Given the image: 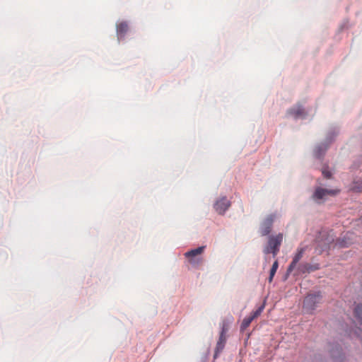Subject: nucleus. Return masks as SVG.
Wrapping results in <instances>:
<instances>
[{"label":"nucleus","instance_id":"obj_1","mask_svg":"<svg viewBox=\"0 0 362 362\" xmlns=\"http://www.w3.org/2000/svg\"><path fill=\"white\" fill-rule=\"evenodd\" d=\"M334 240V238L332 231L320 232L316 238V250H318L320 253L328 251Z\"/></svg>","mask_w":362,"mask_h":362},{"label":"nucleus","instance_id":"obj_2","mask_svg":"<svg viewBox=\"0 0 362 362\" xmlns=\"http://www.w3.org/2000/svg\"><path fill=\"white\" fill-rule=\"evenodd\" d=\"M322 296L320 291L308 293L303 300V309L308 313H312L317 305L321 303Z\"/></svg>","mask_w":362,"mask_h":362},{"label":"nucleus","instance_id":"obj_3","mask_svg":"<svg viewBox=\"0 0 362 362\" xmlns=\"http://www.w3.org/2000/svg\"><path fill=\"white\" fill-rule=\"evenodd\" d=\"M283 240V234L279 233L278 235H269L268 240V245L264 248V254L272 253L273 256L275 257L279 251L280 246Z\"/></svg>","mask_w":362,"mask_h":362},{"label":"nucleus","instance_id":"obj_4","mask_svg":"<svg viewBox=\"0 0 362 362\" xmlns=\"http://www.w3.org/2000/svg\"><path fill=\"white\" fill-rule=\"evenodd\" d=\"M329 351L334 362H343L344 354L341 345L338 343H329Z\"/></svg>","mask_w":362,"mask_h":362},{"label":"nucleus","instance_id":"obj_5","mask_svg":"<svg viewBox=\"0 0 362 362\" xmlns=\"http://www.w3.org/2000/svg\"><path fill=\"white\" fill-rule=\"evenodd\" d=\"M275 215H268L260 223L259 233L262 236H266L269 235L272 231V228L274 222Z\"/></svg>","mask_w":362,"mask_h":362},{"label":"nucleus","instance_id":"obj_6","mask_svg":"<svg viewBox=\"0 0 362 362\" xmlns=\"http://www.w3.org/2000/svg\"><path fill=\"white\" fill-rule=\"evenodd\" d=\"M329 194H335L334 190L317 187L313 193L310 199L317 204H321L325 200V197Z\"/></svg>","mask_w":362,"mask_h":362},{"label":"nucleus","instance_id":"obj_7","mask_svg":"<svg viewBox=\"0 0 362 362\" xmlns=\"http://www.w3.org/2000/svg\"><path fill=\"white\" fill-rule=\"evenodd\" d=\"M230 201L226 196H223L214 202V209L219 215H223L230 208Z\"/></svg>","mask_w":362,"mask_h":362},{"label":"nucleus","instance_id":"obj_8","mask_svg":"<svg viewBox=\"0 0 362 362\" xmlns=\"http://www.w3.org/2000/svg\"><path fill=\"white\" fill-rule=\"evenodd\" d=\"M205 247H206V246H204V245L199 246L197 248L192 249L185 253V257L187 258H189V261L190 264L194 265V264H197L200 262V261H201L200 258H197L196 256L202 254L204 252Z\"/></svg>","mask_w":362,"mask_h":362},{"label":"nucleus","instance_id":"obj_9","mask_svg":"<svg viewBox=\"0 0 362 362\" xmlns=\"http://www.w3.org/2000/svg\"><path fill=\"white\" fill-rule=\"evenodd\" d=\"M329 145L325 141L317 144L313 150V156L316 159L322 160L327 151L328 150Z\"/></svg>","mask_w":362,"mask_h":362},{"label":"nucleus","instance_id":"obj_10","mask_svg":"<svg viewBox=\"0 0 362 362\" xmlns=\"http://www.w3.org/2000/svg\"><path fill=\"white\" fill-rule=\"evenodd\" d=\"M339 132L340 128L339 126H331L326 134L324 141L330 146L331 144L335 141L337 136L339 134Z\"/></svg>","mask_w":362,"mask_h":362},{"label":"nucleus","instance_id":"obj_11","mask_svg":"<svg viewBox=\"0 0 362 362\" xmlns=\"http://www.w3.org/2000/svg\"><path fill=\"white\" fill-rule=\"evenodd\" d=\"M320 269V264L318 263H301L298 267V271L300 274H310L315 272Z\"/></svg>","mask_w":362,"mask_h":362},{"label":"nucleus","instance_id":"obj_12","mask_svg":"<svg viewBox=\"0 0 362 362\" xmlns=\"http://www.w3.org/2000/svg\"><path fill=\"white\" fill-rule=\"evenodd\" d=\"M287 115L292 116L295 119L305 118L306 116L303 107L300 105L289 108L287 110Z\"/></svg>","mask_w":362,"mask_h":362},{"label":"nucleus","instance_id":"obj_13","mask_svg":"<svg viewBox=\"0 0 362 362\" xmlns=\"http://www.w3.org/2000/svg\"><path fill=\"white\" fill-rule=\"evenodd\" d=\"M352 235V233L349 232L346 233L345 235H344L341 237H339L337 240L336 245L341 248L349 247L354 243Z\"/></svg>","mask_w":362,"mask_h":362},{"label":"nucleus","instance_id":"obj_14","mask_svg":"<svg viewBox=\"0 0 362 362\" xmlns=\"http://www.w3.org/2000/svg\"><path fill=\"white\" fill-rule=\"evenodd\" d=\"M226 342V337L225 335L219 334V338L217 341V344H216V346L215 348V351H214V359L217 358L219 356L220 353L222 352V351L223 350V349L225 347Z\"/></svg>","mask_w":362,"mask_h":362},{"label":"nucleus","instance_id":"obj_15","mask_svg":"<svg viewBox=\"0 0 362 362\" xmlns=\"http://www.w3.org/2000/svg\"><path fill=\"white\" fill-rule=\"evenodd\" d=\"M128 31V25L126 21H123L120 23L119 25H117V36L118 42H121L124 40V35Z\"/></svg>","mask_w":362,"mask_h":362},{"label":"nucleus","instance_id":"obj_16","mask_svg":"<svg viewBox=\"0 0 362 362\" xmlns=\"http://www.w3.org/2000/svg\"><path fill=\"white\" fill-rule=\"evenodd\" d=\"M350 189L354 192H362V179L355 180L352 182L350 186Z\"/></svg>","mask_w":362,"mask_h":362},{"label":"nucleus","instance_id":"obj_17","mask_svg":"<svg viewBox=\"0 0 362 362\" xmlns=\"http://www.w3.org/2000/svg\"><path fill=\"white\" fill-rule=\"evenodd\" d=\"M278 267H279V262L277 260H275L270 269V271H269V276L268 277V281L269 283H271L273 280V278L278 269Z\"/></svg>","mask_w":362,"mask_h":362},{"label":"nucleus","instance_id":"obj_18","mask_svg":"<svg viewBox=\"0 0 362 362\" xmlns=\"http://www.w3.org/2000/svg\"><path fill=\"white\" fill-rule=\"evenodd\" d=\"M354 315L359 322L361 325H362V303H359L356 305L354 308Z\"/></svg>","mask_w":362,"mask_h":362},{"label":"nucleus","instance_id":"obj_19","mask_svg":"<svg viewBox=\"0 0 362 362\" xmlns=\"http://www.w3.org/2000/svg\"><path fill=\"white\" fill-rule=\"evenodd\" d=\"M252 319H251L250 316L246 317L243 319L241 325H240V331L243 332L252 322Z\"/></svg>","mask_w":362,"mask_h":362},{"label":"nucleus","instance_id":"obj_20","mask_svg":"<svg viewBox=\"0 0 362 362\" xmlns=\"http://www.w3.org/2000/svg\"><path fill=\"white\" fill-rule=\"evenodd\" d=\"M304 252H305V247L298 248L297 250V252L294 255L292 260L294 261V262L298 263L300 261V259L303 257Z\"/></svg>","mask_w":362,"mask_h":362},{"label":"nucleus","instance_id":"obj_21","mask_svg":"<svg viewBox=\"0 0 362 362\" xmlns=\"http://www.w3.org/2000/svg\"><path fill=\"white\" fill-rule=\"evenodd\" d=\"M264 308V304H262L260 305L255 311H253L251 315H250L251 317V319L254 320L256 317H257L259 315H261L263 310Z\"/></svg>","mask_w":362,"mask_h":362},{"label":"nucleus","instance_id":"obj_22","mask_svg":"<svg viewBox=\"0 0 362 362\" xmlns=\"http://www.w3.org/2000/svg\"><path fill=\"white\" fill-rule=\"evenodd\" d=\"M322 174L323 176L327 179H329L332 177V172L329 170V168L327 165H324L322 168Z\"/></svg>","mask_w":362,"mask_h":362},{"label":"nucleus","instance_id":"obj_23","mask_svg":"<svg viewBox=\"0 0 362 362\" xmlns=\"http://www.w3.org/2000/svg\"><path fill=\"white\" fill-rule=\"evenodd\" d=\"M297 264H298L297 262H294V261L292 260L291 262L290 263V264L288 265L287 269H286L288 271V273H291L292 271L296 267Z\"/></svg>","mask_w":362,"mask_h":362},{"label":"nucleus","instance_id":"obj_24","mask_svg":"<svg viewBox=\"0 0 362 362\" xmlns=\"http://www.w3.org/2000/svg\"><path fill=\"white\" fill-rule=\"evenodd\" d=\"M349 28V21L348 20H346L344 21L341 25L339 26V31H342L345 29H347Z\"/></svg>","mask_w":362,"mask_h":362},{"label":"nucleus","instance_id":"obj_25","mask_svg":"<svg viewBox=\"0 0 362 362\" xmlns=\"http://www.w3.org/2000/svg\"><path fill=\"white\" fill-rule=\"evenodd\" d=\"M226 332H227V329L225 327L224 325H223L221 327L220 334L226 336Z\"/></svg>","mask_w":362,"mask_h":362},{"label":"nucleus","instance_id":"obj_26","mask_svg":"<svg viewBox=\"0 0 362 362\" xmlns=\"http://www.w3.org/2000/svg\"><path fill=\"white\" fill-rule=\"evenodd\" d=\"M290 274L291 273H288V271L286 270V274H284V276L283 277L284 281H286L288 279V277L290 275Z\"/></svg>","mask_w":362,"mask_h":362},{"label":"nucleus","instance_id":"obj_27","mask_svg":"<svg viewBox=\"0 0 362 362\" xmlns=\"http://www.w3.org/2000/svg\"><path fill=\"white\" fill-rule=\"evenodd\" d=\"M361 221H362V216H361Z\"/></svg>","mask_w":362,"mask_h":362}]
</instances>
